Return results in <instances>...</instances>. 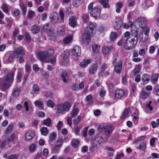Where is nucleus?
<instances>
[{"label": "nucleus", "mask_w": 159, "mask_h": 159, "mask_svg": "<svg viewBox=\"0 0 159 159\" xmlns=\"http://www.w3.org/2000/svg\"><path fill=\"white\" fill-rule=\"evenodd\" d=\"M96 24L90 23L88 25L85 32L82 36L81 43L83 44H88L91 40V37L96 33Z\"/></svg>", "instance_id": "obj_1"}, {"label": "nucleus", "mask_w": 159, "mask_h": 159, "mask_svg": "<svg viewBox=\"0 0 159 159\" xmlns=\"http://www.w3.org/2000/svg\"><path fill=\"white\" fill-rule=\"evenodd\" d=\"M14 74L15 72L13 71L6 75L4 80L1 84V86L2 89H5L11 86L14 79Z\"/></svg>", "instance_id": "obj_2"}, {"label": "nucleus", "mask_w": 159, "mask_h": 159, "mask_svg": "<svg viewBox=\"0 0 159 159\" xmlns=\"http://www.w3.org/2000/svg\"><path fill=\"white\" fill-rule=\"evenodd\" d=\"M54 53L53 49H50L47 51H41L38 53L39 59L42 61L46 62L49 57H50Z\"/></svg>", "instance_id": "obj_3"}, {"label": "nucleus", "mask_w": 159, "mask_h": 159, "mask_svg": "<svg viewBox=\"0 0 159 159\" xmlns=\"http://www.w3.org/2000/svg\"><path fill=\"white\" fill-rule=\"evenodd\" d=\"M70 107V104L68 102H66L63 103H59L57 106V112L59 114H63L64 112L68 111Z\"/></svg>", "instance_id": "obj_4"}, {"label": "nucleus", "mask_w": 159, "mask_h": 159, "mask_svg": "<svg viewBox=\"0 0 159 159\" xmlns=\"http://www.w3.org/2000/svg\"><path fill=\"white\" fill-rule=\"evenodd\" d=\"M93 3H90L88 7V9L92 16L97 19L100 15L101 10L100 8L98 7H95L93 8Z\"/></svg>", "instance_id": "obj_5"}, {"label": "nucleus", "mask_w": 159, "mask_h": 159, "mask_svg": "<svg viewBox=\"0 0 159 159\" xmlns=\"http://www.w3.org/2000/svg\"><path fill=\"white\" fill-rule=\"evenodd\" d=\"M139 30L141 31V33L139 35V38L140 39L141 41L144 42L146 41L147 39V37H145L144 38H143V33H144V34L146 36L147 35V34L149 31V28L148 27H147L145 25V26H144V27L139 28Z\"/></svg>", "instance_id": "obj_6"}, {"label": "nucleus", "mask_w": 159, "mask_h": 159, "mask_svg": "<svg viewBox=\"0 0 159 159\" xmlns=\"http://www.w3.org/2000/svg\"><path fill=\"white\" fill-rule=\"evenodd\" d=\"M137 42V38H132L131 39L127 40V45L125 46V49L129 50L133 49L136 46Z\"/></svg>", "instance_id": "obj_7"}, {"label": "nucleus", "mask_w": 159, "mask_h": 159, "mask_svg": "<svg viewBox=\"0 0 159 159\" xmlns=\"http://www.w3.org/2000/svg\"><path fill=\"white\" fill-rule=\"evenodd\" d=\"M69 53L68 51H64L62 53L61 56V65L64 66H67L69 63L68 56Z\"/></svg>", "instance_id": "obj_8"}, {"label": "nucleus", "mask_w": 159, "mask_h": 159, "mask_svg": "<svg viewBox=\"0 0 159 159\" xmlns=\"http://www.w3.org/2000/svg\"><path fill=\"white\" fill-rule=\"evenodd\" d=\"M63 143L62 139H60L57 140L55 145L52 148V152H57L61 147Z\"/></svg>", "instance_id": "obj_9"}, {"label": "nucleus", "mask_w": 159, "mask_h": 159, "mask_svg": "<svg viewBox=\"0 0 159 159\" xmlns=\"http://www.w3.org/2000/svg\"><path fill=\"white\" fill-rule=\"evenodd\" d=\"M134 24L135 25H138L140 28L144 27L146 25V19L143 17H140L136 20Z\"/></svg>", "instance_id": "obj_10"}, {"label": "nucleus", "mask_w": 159, "mask_h": 159, "mask_svg": "<svg viewBox=\"0 0 159 159\" xmlns=\"http://www.w3.org/2000/svg\"><path fill=\"white\" fill-rule=\"evenodd\" d=\"M103 141V138L100 136L95 137L93 140V145L94 147L98 148Z\"/></svg>", "instance_id": "obj_11"}, {"label": "nucleus", "mask_w": 159, "mask_h": 159, "mask_svg": "<svg viewBox=\"0 0 159 159\" xmlns=\"http://www.w3.org/2000/svg\"><path fill=\"white\" fill-rule=\"evenodd\" d=\"M51 22L52 23H56L59 20L58 14L56 12H52L50 14L49 16Z\"/></svg>", "instance_id": "obj_12"}, {"label": "nucleus", "mask_w": 159, "mask_h": 159, "mask_svg": "<svg viewBox=\"0 0 159 159\" xmlns=\"http://www.w3.org/2000/svg\"><path fill=\"white\" fill-rule=\"evenodd\" d=\"M72 55L76 57L79 56L81 53V51L80 47L75 46L72 48L71 51Z\"/></svg>", "instance_id": "obj_13"}, {"label": "nucleus", "mask_w": 159, "mask_h": 159, "mask_svg": "<svg viewBox=\"0 0 159 159\" xmlns=\"http://www.w3.org/2000/svg\"><path fill=\"white\" fill-rule=\"evenodd\" d=\"M104 133L107 135L111 134L113 129V126L111 125L108 124L105 125Z\"/></svg>", "instance_id": "obj_14"}, {"label": "nucleus", "mask_w": 159, "mask_h": 159, "mask_svg": "<svg viewBox=\"0 0 159 159\" xmlns=\"http://www.w3.org/2000/svg\"><path fill=\"white\" fill-rule=\"evenodd\" d=\"M98 68L97 64H92L89 67V74H94Z\"/></svg>", "instance_id": "obj_15"}, {"label": "nucleus", "mask_w": 159, "mask_h": 159, "mask_svg": "<svg viewBox=\"0 0 159 159\" xmlns=\"http://www.w3.org/2000/svg\"><path fill=\"white\" fill-rule=\"evenodd\" d=\"M128 38H122L118 42V45L120 46H123L125 49V45H127Z\"/></svg>", "instance_id": "obj_16"}, {"label": "nucleus", "mask_w": 159, "mask_h": 159, "mask_svg": "<svg viewBox=\"0 0 159 159\" xmlns=\"http://www.w3.org/2000/svg\"><path fill=\"white\" fill-rule=\"evenodd\" d=\"M76 18L73 16H71L69 19V25L73 27H74L76 25Z\"/></svg>", "instance_id": "obj_17"}, {"label": "nucleus", "mask_w": 159, "mask_h": 159, "mask_svg": "<svg viewBox=\"0 0 159 159\" xmlns=\"http://www.w3.org/2000/svg\"><path fill=\"white\" fill-rule=\"evenodd\" d=\"M34 136V132L33 131H29L25 134V138L28 140L31 139Z\"/></svg>", "instance_id": "obj_18"}, {"label": "nucleus", "mask_w": 159, "mask_h": 159, "mask_svg": "<svg viewBox=\"0 0 159 159\" xmlns=\"http://www.w3.org/2000/svg\"><path fill=\"white\" fill-rule=\"evenodd\" d=\"M61 77L64 83L68 82L69 80V77L67 72L65 71H63L61 74Z\"/></svg>", "instance_id": "obj_19"}, {"label": "nucleus", "mask_w": 159, "mask_h": 159, "mask_svg": "<svg viewBox=\"0 0 159 159\" xmlns=\"http://www.w3.org/2000/svg\"><path fill=\"white\" fill-rule=\"evenodd\" d=\"M122 68V63L121 61H120L118 62L115 66L114 70L117 73H120Z\"/></svg>", "instance_id": "obj_20"}, {"label": "nucleus", "mask_w": 159, "mask_h": 159, "mask_svg": "<svg viewBox=\"0 0 159 159\" xmlns=\"http://www.w3.org/2000/svg\"><path fill=\"white\" fill-rule=\"evenodd\" d=\"M133 25H131L132 28L131 34L134 37V38L137 39H138V33L139 30V28L136 29V28H133Z\"/></svg>", "instance_id": "obj_21"}, {"label": "nucleus", "mask_w": 159, "mask_h": 159, "mask_svg": "<svg viewBox=\"0 0 159 159\" xmlns=\"http://www.w3.org/2000/svg\"><path fill=\"white\" fill-rule=\"evenodd\" d=\"M124 91L122 89L116 90L115 92V96L116 98H121L124 95Z\"/></svg>", "instance_id": "obj_22"}, {"label": "nucleus", "mask_w": 159, "mask_h": 159, "mask_svg": "<svg viewBox=\"0 0 159 159\" xmlns=\"http://www.w3.org/2000/svg\"><path fill=\"white\" fill-rule=\"evenodd\" d=\"M91 62L90 59H84L80 63V66L83 68L86 67Z\"/></svg>", "instance_id": "obj_23"}, {"label": "nucleus", "mask_w": 159, "mask_h": 159, "mask_svg": "<svg viewBox=\"0 0 159 159\" xmlns=\"http://www.w3.org/2000/svg\"><path fill=\"white\" fill-rule=\"evenodd\" d=\"M131 112V109L130 108L126 109L123 113L121 118L123 119L126 118L129 116V114Z\"/></svg>", "instance_id": "obj_24"}, {"label": "nucleus", "mask_w": 159, "mask_h": 159, "mask_svg": "<svg viewBox=\"0 0 159 159\" xmlns=\"http://www.w3.org/2000/svg\"><path fill=\"white\" fill-rule=\"evenodd\" d=\"M40 28L37 25H34L31 27V30L33 34L38 33L40 31Z\"/></svg>", "instance_id": "obj_25"}, {"label": "nucleus", "mask_w": 159, "mask_h": 159, "mask_svg": "<svg viewBox=\"0 0 159 159\" xmlns=\"http://www.w3.org/2000/svg\"><path fill=\"white\" fill-rule=\"evenodd\" d=\"M136 147L138 149L142 151H144L146 148V145L145 143L142 142L140 143L139 144L137 143L136 144Z\"/></svg>", "instance_id": "obj_26"}, {"label": "nucleus", "mask_w": 159, "mask_h": 159, "mask_svg": "<svg viewBox=\"0 0 159 159\" xmlns=\"http://www.w3.org/2000/svg\"><path fill=\"white\" fill-rule=\"evenodd\" d=\"M150 77L148 74H144L142 77L141 79L143 83L147 84L149 80Z\"/></svg>", "instance_id": "obj_27"}, {"label": "nucleus", "mask_w": 159, "mask_h": 159, "mask_svg": "<svg viewBox=\"0 0 159 159\" xmlns=\"http://www.w3.org/2000/svg\"><path fill=\"white\" fill-rule=\"evenodd\" d=\"M159 75L158 74H153L151 77V81L152 84H156L157 83L158 78Z\"/></svg>", "instance_id": "obj_28"}, {"label": "nucleus", "mask_w": 159, "mask_h": 159, "mask_svg": "<svg viewBox=\"0 0 159 159\" xmlns=\"http://www.w3.org/2000/svg\"><path fill=\"white\" fill-rule=\"evenodd\" d=\"M72 40V35H69L64 39L63 40V42L65 44H68L71 42Z\"/></svg>", "instance_id": "obj_29"}, {"label": "nucleus", "mask_w": 159, "mask_h": 159, "mask_svg": "<svg viewBox=\"0 0 159 159\" xmlns=\"http://www.w3.org/2000/svg\"><path fill=\"white\" fill-rule=\"evenodd\" d=\"M112 48V47L111 46L104 47H103L102 49V52L104 54H107L110 52Z\"/></svg>", "instance_id": "obj_30"}, {"label": "nucleus", "mask_w": 159, "mask_h": 159, "mask_svg": "<svg viewBox=\"0 0 159 159\" xmlns=\"http://www.w3.org/2000/svg\"><path fill=\"white\" fill-rule=\"evenodd\" d=\"M51 27L48 24H46L43 27V30L44 32L49 33L51 31Z\"/></svg>", "instance_id": "obj_31"}, {"label": "nucleus", "mask_w": 159, "mask_h": 159, "mask_svg": "<svg viewBox=\"0 0 159 159\" xmlns=\"http://www.w3.org/2000/svg\"><path fill=\"white\" fill-rule=\"evenodd\" d=\"M99 1L104 8H108L110 7L108 3V0H99Z\"/></svg>", "instance_id": "obj_32"}, {"label": "nucleus", "mask_w": 159, "mask_h": 159, "mask_svg": "<svg viewBox=\"0 0 159 159\" xmlns=\"http://www.w3.org/2000/svg\"><path fill=\"white\" fill-rule=\"evenodd\" d=\"M92 48L93 52H98L100 50V46L98 44L94 43L93 45Z\"/></svg>", "instance_id": "obj_33"}, {"label": "nucleus", "mask_w": 159, "mask_h": 159, "mask_svg": "<svg viewBox=\"0 0 159 159\" xmlns=\"http://www.w3.org/2000/svg\"><path fill=\"white\" fill-rule=\"evenodd\" d=\"M146 136H141L135 139L132 143L133 144H135L139 142L143 141L145 139Z\"/></svg>", "instance_id": "obj_34"}, {"label": "nucleus", "mask_w": 159, "mask_h": 159, "mask_svg": "<svg viewBox=\"0 0 159 159\" xmlns=\"http://www.w3.org/2000/svg\"><path fill=\"white\" fill-rule=\"evenodd\" d=\"M79 109L77 108L74 107L72 110L71 113V116L72 117H75L78 114Z\"/></svg>", "instance_id": "obj_35"}, {"label": "nucleus", "mask_w": 159, "mask_h": 159, "mask_svg": "<svg viewBox=\"0 0 159 159\" xmlns=\"http://www.w3.org/2000/svg\"><path fill=\"white\" fill-rule=\"evenodd\" d=\"M34 104L36 107H39L40 109H43V104L42 102L38 100H36L34 102Z\"/></svg>", "instance_id": "obj_36"}, {"label": "nucleus", "mask_w": 159, "mask_h": 159, "mask_svg": "<svg viewBox=\"0 0 159 159\" xmlns=\"http://www.w3.org/2000/svg\"><path fill=\"white\" fill-rule=\"evenodd\" d=\"M20 89L19 88H16L14 89L12 92V95L13 97H17L20 93Z\"/></svg>", "instance_id": "obj_37"}, {"label": "nucleus", "mask_w": 159, "mask_h": 159, "mask_svg": "<svg viewBox=\"0 0 159 159\" xmlns=\"http://www.w3.org/2000/svg\"><path fill=\"white\" fill-rule=\"evenodd\" d=\"M150 93V92H146L143 90L141 93V96L142 98H146L149 96Z\"/></svg>", "instance_id": "obj_38"}, {"label": "nucleus", "mask_w": 159, "mask_h": 159, "mask_svg": "<svg viewBox=\"0 0 159 159\" xmlns=\"http://www.w3.org/2000/svg\"><path fill=\"white\" fill-rule=\"evenodd\" d=\"M52 56L50 57H48L45 62H48L51 64H53L56 62V59L55 57L54 56Z\"/></svg>", "instance_id": "obj_39"}, {"label": "nucleus", "mask_w": 159, "mask_h": 159, "mask_svg": "<svg viewBox=\"0 0 159 159\" xmlns=\"http://www.w3.org/2000/svg\"><path fill=\"white\" fill-rule=\"evenodd\" d=\"M16 52L17 55L23 56L24 55L25 51L22 47L18 48L16 50Z\"/></svg>", "instance_id": "obj_40"}, {"label": "nucleus", "mask_w": 159, "mask_h": 159, "mask_svg": "<svg viewBox=\"0 0 159 159\" xmlns=\"http://www.w3.org/2000/svg\"><path fill=\"white\" fill-rule=\"evenodd\" d=\"M57 34L59 35H63L65 34V31L63 27L61 26L59 27L57 29Z\"/></svg>", "instance_id": "obj_41"}, {"label": "nucleus", "mask_w": 159, "mask_h": 159, "mask_svg": "<svg viewBox=\"0 0 159 159\" xmlns=\"http://www.w3.org/2000/svg\"><path fill=\"white\" fill-rule=\"evenodd\" d=\"M79 142L78 139H74L71 142L72 146L74 148H76L78 147Z\"/></svg>", "instance_id": "obj_42"}, {"label": "nucleus", "mask_w": 159, "mask_h": 159, "mask_svg": "<svg viewBox=\"0 0 159 159\" xmlns=\"http://www.w3.org/2000/svg\"><path fill=\"white\" fill-rule=\"evenodd\" d=\"M36 148L37 146L36 144L34 143H32L29 147V149L30 152H32L35 151Z\"/></svg>", "instance_id": "obj_43"}, {"label": "nucleus", "mask_w": 159, "mask_h": 159, "mask_svg": "<svg viewBox=\"0 0 159 159\" xmlns=\"http://www.w3.org/2000/svg\"><path fill=\"white\" fill-rule=\"evenodd\" d=\"M13 127V125L11 124L9 125L6 129V132L7 134H9L12 131Z\"/></svg>", "instance_id": "obj_44"}, {"label": "nucleus", "mask_w": 159, "mask_h": 159, "mask_svg": "<svg viewBox=\"0 0 159 159\" xmlns=\"http://www.w3.org/2000/svg\"><path fill=\"white\" fill-rule=\"evenodd\" d=\"M117 37V34L115 32H111L110 35V40L112 41H114L116 39Z\"/></svg>", "instance_id": "obj_45"}, {"label": "nucleus", "mask_w": 159, "mask_h": 159, "mask_svg": "<svg viewBox=\"0 0 159 159\" xmlns=\"http://www.w3.org/2000/svg\"><path fill=\"white\" fill-rule=\"evenodd\" d=\"M81 0H72L73 5L75 7H78L80 6L81 4Z\"/></svg>", "instance_id": "obj_46"}, {"label": "nucleus", "mask_w": 159, "mask_h": 159, "mask_svg": "<svg viewBox=\"0 0 159 159\" xmlns=\"http://www.w3.org/2000/svg\"><path fill=\"white\" fill-rule=\"evenodd\" d=\"M141 68V67L139 65L137 66L134 68V70L133 73L134 75H138V74L140 71Z\"/></svg>", "instance_id": "obj_47"}, {"label": "nucleus", "mask_w": 159, "mask_h": 159, "mask_svg": "<svg viewBox=\"0 0 159 159\" xmlns=\"http://www.w3.org/2000/svg\"><path fill=\"white\" fill-rule=\"evenodd\" d=\"M46 103L48 106L50 107L53 108L55 106L54 103L51 100H48L47 101Z\"/></svg>", "instance_id": "obj_48"}, {"label": "nucleus", "mask_w": 159, "mask_h": 159, "mask_svg": "<svg viewBox=\"0 0 159 159\" xmlns=\"http://www.w3.org/2000/svg\"><path fill=\"white\" fill-rule=\"evenodd\" d=\"M42 134L43 135H47L48 133V131L47 128L43 127L41 129Z\"/></svg>", "instance_id": "obj_49"}, {"label": "nucleus", "mask_w": 159, "mask_h": 159, "mask_svg": "<svg viewBox=\"0 0 159 159\" xmlns=\"http://www.w3.org/2000/svg\"><path fill=\"white\" fill-rule=\"evenodd\" d=\"M152 101H150L146 105L145 109L146 112H149V111H147L149 110L150 111H152L153 109V108L151 105Z\"/></svg>", "instance_id": "obj_50"}, {"label": "nucleus", "mask_w": 159, "mask_h": 159, "mask_svg": "<svg viewBox=\"0 0 159 159\" xmlns=\"http://www.w3.org/2000/svg\"><path fill=\"white\" fill-rule=\"evenodd\" d=\"M33 90L34 93L35 94H38L39 91V87L37 84H34L33 87Z\"/></svg>", "instance_id": "obj_51"}, {"label": "nucleus", "mask_w": 159, "mask_h": 159, "mask_svg": "<svg viewBox=\"0 0 159 159\" xmlns=\"http://www.w3.org/2000/svg\"><path fill=\"white\" fill-rule=\"evenodd\" d=\"M35 15V12L32 10L30 11L28 14V16L29 19H31L33 18L34 16Z\"/></svg>", "instance_id": "obj_52"}, {"label": "nucleus", "mask_w": 159, "mask_h": 159, "mask_svg": "<svg viewBox=\"0 0 159 159\" xmlns=\"http://www.w3.org/2000/svg\"><path fill=\"white\" fill-rule=\"evenodd\" d=\"M56 133L55 132H52L49 135V140L51 141L54 140L56 136Z\"/></svg>", "instance_id": "obj_53"}, {"label": "nucleus", "mask_w": 159, "mask_h": 159, "mask_svg": "<svg viewBox=\"0 0 159 159\" xmlns=\"http://www.w3.org/2000/svg\"><path fill=\"white\" fill-rule=\"evenodd\" d=\"M15 54L13 53L10 55L8 60V62H11L13 61L15 58Z\"/></svg>", "instance_id": "obj_54"}, {"label": "nucleus", "mask_w": 159, "mask_h": 159, "mask_svg": "<svg viewBox=\"0 0 159 159\" xmlns=\"http://www.w3.org/2000/svg\"><path fill=\"white\" fill-rule=\"evenodd\" d=\"M122 7V4L118 2L116 4V11L117 13H119L120 11V9Z\"/></svg>", "instance_id": "obj_55"}, {"label": "nucleus", "mask_w": 159, "mask_h": 159, "mask_svg": "<svg viewBox=\"0 0 159 159\" xmlns=\"http://www.w3.org/2000/svg\"><path fill=\"white\" fill-rule=\"evenodd\" d=\"M51 123V121L49 118H47L43 122V124L47 126H49L50 125Z\"/></svg>", "instance_id": "obj_56"}, {"label": "nucleus", "mask_w": 159, "mask_h": 159, "mask_svg": "<svg viewBox=\"0 0 159 159\" xmlns=\"http://www.w3.org/2000/svg\"><path fill=\"white\" fill-rule=\"evenodd\" d=\"M31 67L28 63L26 64L25 66V71L27 73H30L31 71Z\"/></svg>", "instance_id": "obj_57"}, {"label": "nucleus", "mask_w": 159, "mask_h": 159, "mask_svg": "<svg viewBox=\"0 0 159 159\" xmlns=\"http://www.w3.org/2000/svg\"><path fill=\"white\" fill-rule=\"evenodd\" d=\"M153 91L156 95L159 96V85L156 86L153 89Z\"/></svg>", "instance_id": "obj_58"}, {"label": "nucleus", "mask_w": 159, "mask_h": 159, "mask_svg": "<svg viewBox=\"0 0 159 159\" xmlns=\"http://www.w3.org/2000/svg\"><path fill=\"white\" fill-rule=\"evenodd\" d=\"M105 125H101L98 127V130L99 132H102L103 131H105Z\"/></svg>", "instance_id": "obj_59"}, {"label": "nucleus", "mask_w": 159, "mask_h": 159, "mask_svg": "<svg viewBox=\"0 0 159 159\" xmlns=\"http://www.w3.org/2000/svg\"><path fill=\"white\" fill-rule=\"evenodd\" d=\"M33 69L35 72L38 71L39 70H41L42 69L38 67L36 64H34L32 67Z\"/></svg>", "instance_id": "obj_60"}, {"label": "nucleus", "mask_w": 159, "mask_h": 159, "mask_svg": "<svg viewBox=\"0 0 159 159\" xmlns=\"http://www.w3.org/2000/svg\"><path fill=\"white\" fill-rule=\"evenodd\" d=\"M109 142L111 143H114L117 142V138L116 137H112L110 139Z\"/></svg>", "instance_id": "obj_61"}, {"label": "nucleus", "mask_w": 159, "mask_h": 159, "mask_svg": "<svg viewBox=\"0 0 159 159\" xmlns=\"http://www.w3.org/2000/svg\"><path fill=\"white\" fill-rule=\"evenodd\" d=\"M83 19L84 22L87 23L89 20V16L87 14H84L83 15Z\"/></svg>", "instance_id": "obj_62"}, {"label": "nucleus", "mask_w": 159, "mask_h": 159, "mask_svg": "<svg viewBox=\"0 0 159 159\" xmlns=\"http://www.w3.org/2000/svg\"><path fill=\"white\" fill-rule=\"evenodd\" d=\"M20 7L21 8L23 14L24 15H25L26 14V9L25 7V6L24 4H21L20 5Z\"/></svg>", "instance_id": "obj_63"}, {"label": "nucleus", "mask_w": 159, "mask_h": 159, "mask_svg": "<svg viewBox=\"0 0 159 159\" xmlns=\"http://www.w3.org/2000/svg\"><path fill=\"white\" fill-rule=\"evenodd\" d=\"M19 29L18 28H16L15 29L13 32V36L14 38H15L16 37L17 35L19 34Z\"/></svg>", "instance_id": "obj_64"}]
</instances>
